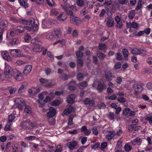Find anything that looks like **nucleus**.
Returning <instances> with one entry per match:
<instances>
[{"mask_svg": "<svg viewBox=\"0 0 152 152\" xmlns=\"http://www.w3.org/2000/svg\"><path fill=\"white\" fill-rule=\"evenodd\" d=\"M105 77L106 80L109 82H110L112 80L113 78H115V75H113L112 73L110 71H108L105 73Z\"/></svg>", "mask_w": 152, "mask_h": 152, "instance_id": "f8f14e48", "label": "nucleus"}, {"mask_svg": "<svg viewBox=\"0 0 152 152\" xmlns=\"http://www.w3.org/2000/svg\"><path fill=\"white\" fill-rule=\"evenodd\" d=\"M10 122H8L5 126L4 130L7 131L9 130L10 128Z\"/></svg>", "mask_w": 152, "mask_h": 152, "instance_id": "864d4df0", "label": "nucleus"}, {"mask_svg": "<svg viewBox=\"0 0 152 152\" xmlns=\"http://www.w3.org/2000/svg\"><path fill=\"white\" fill-rule=\"evenodd\" d=\"M122 138H121L118 141L116 144V147H118L121 148L122 146Z\"/></svg>", "mask_w": 152, "mask_h": 152, "instance_id": "e2e57ef3", "label": "nucleus"}, {"mask_svg": "<svg viewBox=\"0 0 152 152\" xmlns=\"http://www.w3.org/2000/svg\"><path fill=\"white\" fill-rule=\"evenodd\" d=\"M135 11L134 10H132L130 11L128 13V18L131 20L133 19L135 16Z\"/></svg>", "mask_w": 152, "mask_h": 152, "instance_id": "b1692460", "label": "nucleus"}, {"mask_svg": "<svg viewBox=\"0 0 152 152\" xmlns=\"http://www.w3.org/2000/svg\"><path fill=\"white\" fill-rule=\"evenodd\" d=\"M39 24L38 22L35 21L34 23H31L29 24V25L25 27V29L27 30H28L30 31H36L38 29Z\"/></svg>", "mask_w": 152, "mask_h": 152, "instance_id": "7ed1b4c3", "label": "nucleus"}, {"mask_svg": "<svg viewBox=\"0 0 152 152\" xmlns=\"http://www.w3.org/2000/svg\"><path fill=\"white\" fill-rule=\"evenodd\" d=\"M16 69H13L8 65L6 64L4 70V75L5 78L10 79L13 76Z\"/></svg>", "mask_w": 152, "mask_h": 152, "instance_id": "f257e3e1", "label": "nucleus"}, {"mask_svg": "<svg viewBox=\"0 0 152 152\" xmlns=\"http://www.w3.org/2000/svg\"><path fill=\"white\" fill-rule=\"evenodd\" d=\"M67 18L66 16L64 14V13L62 12L60 13L58 16L57 17V19L60 21H63L65 20Z\"/></svg>", "mask_w": 152, "mask_h": 152, "instance_id": "5701e85b", "label": "nucleus"}, {"mask_svg": "<svg viewBox=\"0 0 152 152\" xmlns=\"http://www.w3.org/2000/svg\"><path fill=\"white\" fill-rule=\"evenodd\" d=\"M18 1L20 4L23 6L24 8H26L28 7L29 4L26 1L23 0H19Z\"/></svg>", "mask_w": 152, "mask_h": 152, "instance_id": "cd10ccee", "label": "nucleus"}, {"mask_svg": "<svg viewBox=\"0 0 152 152\" xmlns=\"http://www.w3.org/2000/svg\"><path fill=\"white\" fill-rule=\"evenodd\" d=\"M117 100L119 102L124 103L126 101V99L123 97H120L117 99Z\"/></svg>", "mask_w": 152, "mask_h": 152, "instance_id": "de8ad7c7", "label": "nucleus"}, {"mask_svg": "<svg viewBox=\"0 0 152 152\" xmlns=\"http://www.w3.org/2000/svg\"><path fill=\"white\" fill-rule=\"evenodd\" d=\"M87 85V82L86 81L80 83L79 85V88L82 89H83L85 87H86Z\"/></svg>", "mask_w": 152, "mask_h": 152, "instance_id": "473e14b6", "label": "nucleus"}, {"mask_svg": "<svg viewBox=\"0 0 152 152\" xmlns=\"http://www.w3.org/2000/svg\"><path fill=\"white\" fill-rule=\"evenodd\" d=\"M60 78L63 80H65L68 79V75L64 73L62 75L60 76Z\"/></svg>", "mask_w": 152, "mask_h": 152, "instance_id": "c03bdc74", "label": "nucleus"}, {"mask_svg": "<svg viewBox=\"0 0 152 152\" xmlns=\"http://www.w3.org/2000/svg\"><path fill=\"white\" fill-rule=\"evenodd\" d=\"M58 14V10L57 9H53L50 12V15H56Z\"/></svg>", "mask_w": 152, "mask_h": 152, "instance_id": "f704fd0d", "label": "nucleus"}, {"mask_svg": "<svg viewBox=\"0 0 152 152\" xmlns=\"http://www.w3.org/2000/svg\"><path fill=\"white\" fill-rule=\"evenodd\" d=\"M53 32L55 36L58 37L61 35V32L59 30H57Z\"/></svg>", "mask_w": 152, "mask_h": 152, "instance_id": "8fccbe9b", "label": "nucleus"}, {"mask_svg": "<svg viewBox=\"0 0 152 152\" xmlns=\"http://www.w3.org/2000/svg\"><path fill=\"white\" fill-rule=\"evenodd\" d=\"M26 121L28 124L31 127H34L37 126V124L35 122H32L29 119L27 120Z\"/></svg>", "mask_w": 152, "mask_h": 152, "instance_id": "58836bf2", "label": "nucleus"}, {"mask_svg": "<svg viewBox=\"0 0 152 152\" xmlns=\"http://www.w3.org/2000/svg\"><path fill=\"white\" fill-rule=\"evenodd\" d=\"M59 102L58 100H55L52 102V105L53 106H57L59 105Z\"/></svg>", "mask_w": 152, "mask_h": 152, "instance_id": "0e129e2a", "label": "nucleus"}, {"mask_svg": "<svg viewBox=\"0 0 152 152\" xmlns=\"http://www.w3.org/2000/svg\"><path fill=\"white\" fill-rule=\"evenodd\" d=\"M88 13V10L86 7L84 8L80 12V13L82 15L84 16Z\"/></svg>", "mask_w": 152, "mask_h": 152, "instance_id": "a18cd8bd", "label": "nucleus"}, {"mask_svg": "<svg viewBox=\"0 0 152 152\" xmlns=\"http://www.w3.org/2000/svg\"><path fill=\"white\" fill-rule=\"evenodd\" d=\"M84 102L86 104H88L90 106H93L94 105V101L93 99H91L88 98L86 99Z\"/></svg>", "mask_w": 152, "mask_h": 152, "instance_id": "6ab92c4d", "label": "nucleus"}, {"mask_svg": "<svg viewBox=\"0 0 152 152\" xmlns=\"http://www.w3.org/2000/svg\"><path fill=\"white\" fill-rule=\"evenodd\" d=\"M133 88L137 93L140 92L143 90V87L140 85L135 84L133 85Z\"/></svg>", "mask_w": 152, "mask_h": 152, "instance_id": "f3484780", "label": "nucleus"}, {"mask_svg": "<svg viewBox=\"0 0 152 152\" xmlns=\"http://www.w3.org/2000/svg\"><path fill=\"white\" fill-rule=\"evenodd\" d=\"M99 127L98 126H94L92 129V131L93 134L95 135H97L98 134V129Z\"/></svg>", "mask_w": 152, "mask_h": 152, "instance_id": "c85d7f7f", "label": "nucleus"}, {"mask_svg": "<svg viewBox=\"0 0 152 152\" xmlns=\"http://www.w3.org/2000/svg\"><path fill=\"white\" fill-rule=\"evenodd\" d=\"M74 116L72 115H70L69 116V121L68 122V125H71L73 124V118Z\"/></svg>", "mask_w": 152, "mask_h": 152, "instance_id": "a19ab883", "label": "nucleus"}, {"mask_svg": "<svg viewBox=\"0 0 152 152\" xmlns=\"http://www.w3.org/2000/svg\"><path fill=\"white\" fill-rule=\"evenodd\" d=\"M58 43H60L61 45H64L65 43V41L64 39H62L61 40H58V41L54 42V43L53 44V45H56Z\"/></svg>", "mask_w": 152, "mask_h": 152, "instance_id": "5fc2aeb1", "label": "nucleus"}, {"mask_svg": "<svg viewBox=\"0 0 152 152\" xmlns=\"http://www.w3.org/2000/svg\"><path fill=\"white\" fill-rule=\"evenodd\" d=\"M19 42V40L18 38H14L10 42L12 45H14L15 44H18Z\"/></svg>", "mask_w": 152, "mask_h": 152, "instance_id": "e433bc0d", "label": "nucleus"}, {"mask_svg": "<svg viewBox=\"0 0 152 152\" xmlns=\"http://www.w3.org/2000/svg\"><path fill=\"white\" fill-rule=\"evenodd\" d=\"M130 26L134 28H137L138 26V25L135 22H133L131 23Z\"/></svg>", "mask_w": 152, "mask_h": 152, "instance_id": "774afa93", "label": "nucleus"}, {"mask_svg": "<svg viewBox=\"0 0 152 152\" xmlns=\"http://www.w3.org/2000/svg\"><path fill=\"white\" fill-rule=\"evenodd\" d=\"M116 58L119 61H121L122 59V56L120 53H118L116 55Z\"/></svg>", "mask_w": 152, "mask_h": 152, "instance_id": "6e6d98bb", "label": "nucleus"}, {"mask_svg": "<svg viewBox=\"0 0 152 152\" xmlns=\"http://www.w3.org/2000/svg\"><path fill=\"white\" fill-rule=\"evenodd\" d=\"M97 56L99 59H102L105 57L106 55L100 52H98L97 53Z\"/></svg>", "mask_w": 152, "mask_h": 152, "instance_id": "c9c22d12", "label": "nucleus"}, {"mask_svg": "<svg viewBox=\"0 0 152 152\" xmlns=\"http://www.w3.org/2000/svg\"><path fill=\"white\" fill-rule=\"evenodd\" d=\"M145 120L149 121L150 124H152V114H151L148 115L145 119Z\"/></svg>", "mask_w": 152, "mask_h": 152, "instance_id": "ea45409f", "label": "nucleus"}, {"mask_svg": "<svg viewBox=\"0 0 152 152\" xmlns=\"http://www.w3.org/2000/svg\"><path fill=\"white\" fill-rule=\"evenodd\" d=\"M70 22L75 25L78 26L81 23V21L78 18L75 16H70Z\"/></svg>", "mask_w": 152, "mask_h": 152, "instance_id": "0eeeda50", "label": "nucleus"}, {"mask_svg": "<svg viewBox=\"0 0 152 152\" xmlns=\"http://www.w3.org/2000/svg\"><path fill=\"white\" fill-rule=\"evenodd\" d=\"M116 135V132L114 131H109L107 132V134L106 136V138L108 141L111 140Z\"/></svg>", "mask_w": 152, "mask_h": 152, "instance_id": "ddd939ff", "label": "nucleus"}, {"mask_svg": "<svg viewBox=\"0 0 152 152\" xmlns=\"http://www.w3.org/2000/svg\"><path fill=\"white\" fill-rule=\"evenodd\" d=\"M77 61L78 66L82 67L83 65V62L82 59L81 58H77Z\"/></svg>", "mask_w": 152, "mask_h": 152, "instance_id": "37998d69", "label": "nucleus"}, {"mask_svg": "<svg viewBox=\"0 0 152 152\" xmlns=\"http://www.w3.org/2000/svg\"><path fill=\"white\" fill-rule=\"evenodd\" d=\"M106 86L104 82L99 83L97 86V89L99 92H102Z\"/></svg>", "mask_w": 152, "mask_h": 152, "instance_id": "4468645a", "label": "nucleus"}, {"mask_svg": "<svg viewBox=\"0 0 152 152\" xmlns=\"http://www.w3.org/2000/svg\"><path fill=\"white\" fill-rule=\"evenodd\" d=\"M75 96V95L74 94L70 95L67 99L68 102L70 104H73Z\"/></svg>", "mask_w": 152, "mask_h": 152, "instance_id": "393cba45", "label": "nucleus"}, {"mask_svg": "<svg viewBox=\"0 0 152 152\" xmlns=\"http://www.w3.org/2000/svg\"><path fill=\"white\" fill-rule=\"evenodd\" d=\"M8 26V23L7 20H3L0 22V31L3 32Z\"/></svg>", "mask_w": 152, "mask_h": 152, "instance_id": "9b49d317", "label": "nucleus"}, {"mask_svg": "<svg viewBox=\"0 0 152 152\" xmlns=\"http://www.w3.org/2000/svg\"><path fill=\"white\" fill-rule=\"evenodd\" d=\"M66 145L71 150L76 149L78 147L77 142L75 140H72L68 142Z\"/></svg>", "mask_w": 152, "mask_h": 152, "instance_id": "39448f33", "label": "nucleus"}, {"mask_svg": "<svg viewBox=\"0 0 152 152\" xmlns=\"http://www.w3.org/2000/svg\"><path fill=\"white\" fill-rule=\"evenodd\" d=\"M81 131L82 132H84L86 135H89L91 133V130L88 129L86 126H83L81 127Z\"/></svg>", "mask_w": 152, "mask_h": 152, "instance_id": "412c9836", "label": "nucleus"}, {"mask_svg": "<svg viewBox=\"0 0 152 152\" xmlns=\"http://www.w3.org/2000/svg\"><path fill=\"white\" fill-rule=\"evenodd\" d=\"M39 41L35 38L33 39L31 41V43L34 44V45L39 44Z\"/></svg>", "mask_w": 152, "mask_h": 152, "instance_id": "680f3d73", "label": "nucleus"}, {"mask_svg": "<svg viewBox=\"0 0 152 152\" xmlns=\"http://www.w3.org/2000/svg\"><path fill=\"white\" fill-rule=\"evenodd\" d=\"M75 109V108L72 106L67 105L66 108L64 111V113L65 115H68L72 112H74Z\"/></svg>", "mask_w": 152, "mask_h": 152, "instance_id": "1a4fd4ad", "label": "nucleus"}, {"mask_svg": "<svg viewBox=\"0 0 152 152\" xmlns=\"http://www.w3.org/2000/svg\"><path fill=\"white\" fill-rule=\"evenodd\" d=\"M139 50L137 48H134L130 49L131 53L133 55H137L139 54Z\"/></svg>", "mask_w": 152, "mask_h": 152, "instance_id": "72a5a7b5", "label": "nucleus"}, {"mask_svg": "<svg viewBox=\"0 0 152 152\" xmlns=\"http://www.w3.org/2000/svg\"><path fill=\"white\" fill-rule=\"evenodd\" d=\"M28 85V84L27 82L23 83L18 90V93H21L24 92L26 89Z\"/></svg>", "mask_w": 152, "mask_h": 152, "instance_id": "dca6fc26", "label": "nucleus"}, {"mask_svg": "<svg viewBox=\"0 0 152 152\" xmlns=\"http://www.w3.org/2000/svg\"><path fill=\"white\" fill-rule=\"evenodd\" d=\"M42 46L39 45V44L34 45L32 50L34 52H38L41 51L42 50Z\"/></svg>", "mask_w": 152, "mask_h": 152, "instance_id": "4be33fe9", "label": "nucleus"}, {"mask_svg": "<svg viewBox=\"0 0 152 152\" xmlns=\"http://www.w3.org/2000/svg\"><path fill=\"white\" fill-rule=\"evenodd\" d=\"M107 115L108 118L110 120H113L116 118V116L114 113L112 112H109Z\"/></svg>", "mask_w": 152, "mask_h": 152, "instance_id": "7c9ffc66", "label": "nucleus"}, {"mask_svg": "<svg viewBox=\"0 0 152 152\" xmlns=\"http://www.w3.org/2000/svg\"><path fill=\"white\" fill-rule=\"evenodd\" d=\"M61 6L62 8L64 9L65 12H67V9H69L72 10H73L74 9H76V7L72 5L71 6H70L69 4H61Z\"/></svg>", "mask_w": 152, "mask_h": 152, "instance_id": "2eb2a0df", "label": "nucleus"}, {"mask_svg": "<svg viewBox=\"0 0 152 152\" xmlns=\"http://www.w3.org/2000/svg\"><path fill=\"white\" fill-rule=\"evenodd\" d=\"M31 39V37L28 34H26L24 36V40L26 42H28L29 40Z\"/></svg>", "mask_w": 152, "mask_h": 152, "instance_id": "49530a36", "label": "nucleus"}, {"mask_svg": "<svg viewBox=\"0 0 152 152\" xmlns=\"http://www.w3.org/2000/svg\"><path fill=\"white\" fill-rule=\"evenodd\" d=\"M1 55L4 59L7 61H10L12 60V58L9 55L8 52L6 51H2Z\"/></svg>", "mask_w": 152, "mask_h": 152, "instance_id": "6e6552de", "label": "nucleus"}, {"mask_svg": "<svg viewBox=\"0 0 152 152\" xmlns=\"http://www.w3.org/2000/svg\"><path fill=\"white\" fill-rule=\"evenodd\" d=\"M24 111L25 113L30 114L31 113L32 109L31 107L28 106H26L24 109Z\"/></svg>", "mask_w": 152, "mask_h": 152, "instance_id": "4c0bfd02", "label": "nucleus"}, {"mask_svg": "<svg viewBox=\"0 0 152 152\" xmlns=\"http://www.w3.org/2000/svg\"><path fill=\"white\" fill-rule=\"evenodd\" d=\"M114 22L113 19H109L107 22V25L108 27H112L114 25Z\"/></svg>", "mask_w": 152, "mask_h": 152, "instance_id": "bb28decb", "label": "nucleus"}, {"mask_svg": "<svg viewBox=\"0 0 152 152\" xmlns=\"http://www.w3.org/2000/svg\"><path fill=\"white\" fill-rule=\"evenodd\" d=\"M106 47V45L105 44L102 43L99 45L98 48L99 50H101L104 49Z\"/></svg>", "mask_w": 152, "mask_h": 152, "instance_id": "bf43d9fd", "label": "nucleus"}, {"mask_svg": "<svg viewBox=\"0 0 152 152\" xmlns=\"http://www.w3.org/2000/svg\"><path fill=\"white\" fill-rule=\"evenodd\" d=\"M98 107L99 109H104L106 107V105L104 103H100L98 104Z\"/></svg>", "mask_w": 152, "mask_h": 152, "instance_id": "603ef678", "label": "nucleus"}, {"mask_svg": "<svg viewBox=\"0 0 152 152\" xmlns=\"http://www.w3.org/2000/svg\"><path fill=\"white\" fill-rule=\"evenodd\" d=\"M31 69L32 66L31 65H28L25 66L23 72L25 75H27L31 72Z\"/></svg>", "mask_w": 152, "mask_h": 152, "instance_id": "aec40b11", "label": "nucleus"}, {"mask_svg": "<svg viewBox=\"0 0 152 152\" xmlns=\"http://www.w3.org/2000/svg\"><path fill=\"white\" fill-rule=\"evenodd\" d=\"M39 81L41 84L45 86L49 83L48 81L46 79L41 78L39 80Z\"/></svg>", "mask_w": 152, "mask_h": 152, "instance_id": "2f4dec72", "label": "nucleus"}, {"mask_svg": "<svg viewBox=\"0 0 152 152\" xmlns=\"http://www.w3.org/2000/svg\"><path fill=\"white\" fill-rule=\"evenodd\" d=\"M76 54L77 58H80V57L83 56V54L81 51H78L76 52Z\"/></svg>", "mask_w": 152, "mask_h": 152, "instance_id": "09e8293b", "label": "nucleus"}, {"mask_svg": "<svg viewBox=\"0 0 152 152\" xmlns=\"http://www.w3.org/2000/svg\"><path fill=\"white\" fill-rule=\"evenodd\" d=\"M15 118V116L13 114H11L9 116L8 121L9 122H12Z\"/></svg>", "mask_w": 152, "mask_h": 152, "instance_id": "4d7b16f0", "label": "nucleus"}, {"mask_svg": "<svg viewBox=\"0 0 152 152\" xmlns=\"http://www.w3.org/2000/svg\"><path fill=\"white\" fill-rule=\"evenodd\" d=\"M76 4L78 6L83 7L85 6V2L83 0H77Z\"/></svg>", "mask_w": 152, "mask_h": 152, "instance_id": "c756f323", "label": "nucleus"}, {"mask_svg": "<svg viewBox=\"0 0 152 152\" xmlns=\"http://www.w3.org/2000/svg\"><path fill=\"white\" fill-rule=\"evenodd\" d=\"M139 54H140L141 56H144L146 54V51L144 50H139Z\"/></svg>", "mask_w": 152, "mask_h": 152, "instance_id": "338daca9", "label": "nucleus"}, {"mask_svg": "<svg viewBox=\"0 0 152 152\" xmlns=\"http://www.w3.org/2000/svg\"><path fill=\"white\" fill-rule=\"evenodd\" d=\"M124 149L126 151H129L132 149L131 147L128 144H126L124 147Z\"/></svg>", "mask_w": 152, "mask_h": 152, "instance_id": "3c124183", "label": "nucleus"}, {"mask_svg": "<svg viewBox=\"0 0 152 152\" xmlns=\"http://www.w3.org/2000/svg\"><path fill=\"white\" fill-rule=\"evenodd\" d=\"M84 77V75H83L81 73H79L77 75V78L78 80H81Z\"/></svg>", "mask_w": 152, "mask_h": 152, "instance_id": "13d9d810", "label": "nucleus"}, {"mask_svg": "<svg viewBox=\"0 0 152 152\" xmlns=\"http://www.w3.org/2000/svg\"><path fill=\"white\" fill-rule=\"evenodd\" d=\"M51 98L49 96H47L44 100H43V106L44 105V104L47 103L48 101H50Z\"/></svg>", "mask_w": 152, "mask_h": 152, "instance_id": "052dcab7", "label": "nucleus"}, {"mask_svg": "<svg viewBox=\"0 0 152 152\" xmlns=\"http://www.w3.org/2000/svg\"><path fill=\"white\" fill-rule=\"evenodd\" d=\"M24 30L23 27L20 26H18L11 29L10 35L11 36H14L16 34H18L22 33Z\"/></svg>", "mask_w": 152, "mask_h": 152, "instance_id": "f03ea898", "label": "nucleus"}, {"mask_svg": "<svg viewBox=\"0 0 152 152\" xmlns=\"http://www.w3.org/2000/svg\"><path fill=\"white\" fill-rule=\"evenodd\" d=\"M10 53L12 56L14 57H25L26 56L23 54L22 52L19 49L11 50Z\"/></svg>", "mask_w": 152, "mask_h": 152, "instance_id": "20e7f679", "label": "nucleus"}, {"mask_svg": "<svg viewBox=\"0 0 152 152\" xmlns=\"http://www.w3.org/2000/svg\"><path fill=\"white\" fill-rule=\"evenodd\" d=\"M122 52L124 57L127 58L129 55V52L127 49H123Z\"/></svg>", "mask_w": 152, "mask_h": 152, "instance_id": "79ce46f5", "label": "nucleus"}, {"mask_svg": "<svg viewBox=\"0 0 152 152\" xmlns=\"http://www.w3.org/2000/svg\"><path fill=\"white\" fill-rule=\"evenodd\" d=\"M53 32H50L46 35V38L49 40H52L55 38V36Z\"/></svg>", "mask_w": 152, "mask_h": 152, "instance_id": "a878e982", "label": "nucleus"}, {"mask_svg": "<svg viewBox=\"0 0 152 152\" xmlns=\"http://www.w3.org/2000/svg\"><path fill=\"white\" fill-rule=\"evenodd\" d=\"M49 111L47 115L48 117L50 118L54 116L56 114V110L53 107H50L49 108Z\"/></svg>", "mask_w": 152, "mask_h": 152, "instance_id": "a211bd4d", "label": "nucleus"}, {"mask_svg": "<svg viewBox=\"0 0 152 152\" xmlns=\"http://www.w3.org/2000/svg\"><path fill=\"white\" fill-rule=\"evenodd\" d=\"M107 143L106 142H103L101 144L100 149L102 150H104V149L107 146Z\"/></svg>", "mask_w": 152, "mask_h": 152, "instance_id": "69168bd1", "label": "nucleus"}, {"mask_svg": "<svg viewBox=\"0 0 152 152\" xmlns=\"http://www.w3.org/2000/svg\"><path fill=\"white\" fill-rule=\"evenodd\" d=\"M48 93L47 92H44L38 94L39 99H38L37 102L40 104L39 105L40 107L43 106V99L44 95H47Z\"/></svg>", "mask_w": 152, "mask_h": 152, "instance_id": "423d86ee", "label": "nucleus"}, {"mask_svg": "<svg viewBox=\"0 0 152 152\" xmlns=\"http://www.w3.org/2000/svg\"><path fill=\"white\" fill-rule=\"evenodd\" d=\"M13 76L16 80L18 81L22 80L23 79V76L21 73L16 69Z\"/></svg>", "mask_w": 152, "mask_h": 152, "instance_id": "9d476101", "label": "nucleus"}]
</instances>
